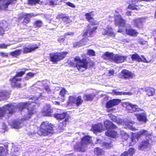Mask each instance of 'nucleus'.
<instances>
[{
	"label": "nucleus",
	"mask_w": 156,
	"mask_h": 156,
	"mask_svg": "<svg viewBox=\"0 0 156 156\" xmlns=\"http://www.w3.org/2000/svg\"><path fill=\"white\" fill-rule=\"evenodd\" d=\"M26 13H24V14H21L20 16H19L18 18V20L19 21H20L23 19L24 16L26 15Z\"/></svg>",
	"instance_id": "obj_54"
},
{
	"label": "nucleus",
	"mask_w": 156,
	"mask_h": 156,
	"mask_svg": "<svg viewBox=\"0 0 156 156\" xmlns=\"http://www.w3.org/2000/svg\"><path fill=\"white\" fill-rule=\"evenodd\" d=\"M123 122L125 125L126 126L127 128L132 130H136V127L134 126L133 124L135 122L130 120H128L126 121V120L123 121Z\"/></svg>",
	"instance_id": "obj_24"
},
{
	"label": "nucleus",
	"mask_w": 156,
	"mask_h": 156,
	"mask_svg": "<svg viewBox=\"0 0 156 156\" xmlns=\"http://www.w3.org/2000/svg\"><path fill=\"white\" fill-rule=\"evenodd\" d=\"M127 105H129L127 106V111L129 113L134 112H139L142 110L138 106L135 105H132L130 103H127Z\"/></svg>",
	"instance_id": "obj_15"
},
{
	"label": "nucleus",
	"mask_w": 156,
	"mask_h": 156,
	"mask_svg": "<svg viewBox=\"0 0 156 156\" xmlns=\"http://www.w3.org/2000/svg\"><path fill=\"white\" fill-rule=\"evenodd\" d=\"M103 147L107 149H109L112 147L113 145L112 144V142L110 141L108 142H103L101 143Z\"/></svg>",
	"instance_id": "obj_37"
},
{
	"label": "nucleus",
	"mask_w": 156,
	"mask_h": 156,
	"mask_svg": "<svg viewBox=\"0 0 156 156\" xmlns=\"http://www.w3.org/2000/svg\"><path fill=\"white\" fill-rule=\"evenodd\" d=\"M2 0H0V2L2 1ZM17 0H7V2L5 3L3 5L6 8H7L8 6L11 4L13 3V2L14 1H16Z\"/></svg>",
	"instance_id": "obj_47"
},
{
	"label": "nucleus",
	"mask_w": 156,
	"mask_h": 156,
	"mask_svg": "<svg viewBox=\"0 0 156 156\" xmlns=\"http://www.w3.org/2000/svg\"><path fill=\"white\" fill-rule=\"evenodd\" d=\"M9 46V45L8 44H5L4 43L0 44V48L1 49H6L8 46Z\"/></svg>",
	"instance_id": "obj_52"
},
{
	"label": "nucleus",
	"mask_w": 156,
	"mask_h": 156,
	"mask_svg": "<svg viewBox=\"0 0 156 156\" xmlns=\"http://www.w3.org/2000/svg\"><path fill=\"white\" fill-rule=\"evenodd\" d=\"M114 23L115 25L119 27H124L126 25V20L120 15H116L115 16Z\"/></svg>",
	"instance_id": "obj_10"
},
{
	"label": "nucleus",
	"mask_w": 156,
	"mask_h": 156,
	"mask_svg": "<svg viewBox=\"0 0 156 156\" xmlns=\"http://www.w3.org/2000/svg\"><path fill=\"white\" fill-rule=\"evenodd\" d=\"M136 117L137 119L139 121L146 122L147 121L146 115L143 113L136 114Z\"/></svg>",
	"instance_id": "obj_31"
},
{
	"label": "nucleus",
	"mask_w": 156,
	"mask_h": 156,
	"mask_svg": "<svg viewBox=\"0 0 156 156\" xmlns=\"http://www.w3.org/2000/svg\"><path fill=\"white\" fill-rule=\"evenodd\" d=\"M83 101L81 98H69L67 105H76V106H78L81 104Z\"/></svg>",
	"instance_id": "obj_16"
},
{
	"label": "nucleus",
	"mask_w": 156,
	"mask_h": 156,
	"mask_svg": "<svg viewBox=\"0 0 156 156\" xmlns=\"http://www.w3.org/2000/svg\"><path fill=\"white\" fill-rule=\"evenodd\" d=\"M141 57L142 58V59H141V62H147V61L146 58L144 56V55H141Z\"/></svg>",
	"instance_id": "obj_58"
},
{
	"label": "nucleus",
	"mask_w": 156,
	"mask_h": 156,
	"mask_svg": "<svg viewBox=\"0 0 156 156\" xmlns=\"http://www.w3.org/2000/svg\"><path fill=\"white\" fill-rule=\"evenodd\" d=\"M42 22L40 20H36L34 23V25L36 28L40 27L42 26Z\"/></svg>",
	"instance_id": "obj_43"
},
{
	"label": "nucleus",
	"mask_w": 156,
	"mask_h": 156,
	"mask_svg": "<svg viewBox=\"0 0 156 156\" xmlns=\"http://www.w3.org/2000/svg\"><path fill=\"white\" fill-rule=\"evenodd\" d=\"M112 29L111 27H107L104 29V31L102 33L103 35H108L112 37H115V34L112 31Z\"/></svg>",
	"instance_id": "obj_21"
},
{
	"label": "nucleus",
	"mask_w": 156,
	"mask_h": 156,
	"mask_svg": "<svg viewBox=\"0 0 156 156\" xmlns=\"http://www.w3.org/2000/svg\"><path fill=\"white\" fill-rule=\"evenodd\" d=\"M62 36H60L58 39V41L59 43L63 42L65 40V38L64 37H62Z\"/></svg>",
	"instance_id": "obj_53"
},
{
	"label": "nucleus",
	"mask_w": 156,
	"mask_h": 156,
	"mask_svg": "<svg viewBox=\"0 0 156 156\" xmlns=\"http://www.w3.org/2000/svg\"><path fill=\"white\" fill-rule=\"evenodd\" d=\"M5 114H6L4 109V107L2 108H0V117H3Z\"/></svg>",
	"instance_id": "obj_50"
},
{
	"label": "nucleus",
	"mask_w": 156,
	"mask_h": 156,
	"mask_svg": "<svg viewBox=\"0 0 156 156\" xmlns=\"http://www.w3.org/2000/svg\"><path fill=\"white\" fill-rule=\"evenodd\" d=\"M8 28V24L7 22L5 20L0 21V36H3L5 34V31Z\"/></svg>",
	"instance_id": "obj_14"
},
{
	"label": "nucleus",
	"mask_w": 156,
	"mask_h": 156,
	"mask_svg": "<svg viewBox=\"0 0 156 156\" xmlns=\"http://www.w3.org/2000/svg\"><path fill=\"white\" fill-rule=\"evenodd\" d=\"M146 140H144L138 146V149L141 150H143L147 148L150 145L148 140L146 138Z\"/></svg>",
	"instance_id": "obj_18"
},
{
	"label": "nucleus",
	"mask_w": 156,
	"mask_h": 156,
	"mask_svg": "<svg viewBox=\"0 0 156 156\" xmlns=\"http://www.w3.org/2000/svg\"><path fill=\"white\" fill-rule=\"evenodd\" d=\"M137 135V137L140 138L143 136L147 137L151 135V133L148 131L147 130L143 129L140 130Z\"/></svg>",
	"instance_id": "obj_25"
},
{
	"label": "nucleus",
	"mask_w": 156,
	"mask_h": 156,
	"mask_svg": "<svg viewBox=\"0 0 156 156\" xmlns=\"http://www.w3.org/2000/svg\"><path fill=\"white\" fill-rule=\"evenodd\" d=\"M121 102L119 99H114L108 101L106 104V107L108 108H110L114 106L118 105Z\"/></svg>",
	"instance_id": "obj_19"
},
{
	"label": "nucleus",
	"mask_w": 156,
	"mask_h": 156,
	"mask_svg": "<svg viewBox=\"0 0 156 156\" xmlns=\"http://www.w3.org/2000/svg\"><path fill=\"white\" fill-rule=\"evenodd\" d=\"M7 151L4 147H0V156H4L6 155Z\"/></svg>",
	"instance_id": "obj_45"
},
{
	"label": "nucleus",
	"mask_w": 156,
	"mask_h": 156,
	"mask_svg": "<svg viewBox=\"0 0 156 156\" xmlns=\"http://www.w3.org/2000/svg\"><path fill=\"white\" fill-rule=\"evenodd\" d=\"M108 73L109 74V76L113 75L114 74L115 71L114 69L110 70L108 71Z\"/></svg>",
	"instance_id": "obj_59"
},
{
	"label": "nucleus",
	"mask_w": 156,
	"mask_h": 156,
	"mask_svg": "<svg viewBox=\"0 0 156 156\" xmlns=\"http://www.w3.org/2000/svg\"><path fill=\"white\" fill-rule=\"evenodd\" d=\"M22 50L20 49H16L9 53V55L12 57L18 58L21 54Z\"/></svg>",
	"instance_id": "obj_32"
},
{
	"label": "nucleus",
	"mask_w": 156,
	"mask_h": 156,
	"mask_svg": "<svg viewBox=\"0 0 156 156\" xmlns=\"http://www.w3.org/2000/svg\"><path fill=\"white\" fill-rule=\"evenodd\" d=\"M134 25L137 28H140L143 26V20L141 18H137L133 20Z\"/></svg>",
	"instance_id": "obj_29"
},
{
	"label": "nucleus",
	"mask_w": 156,
	"mask_h": 156,
	"mask_svg": "<svg viewBox=\"0 0 156 156\" xmlns=\"http://www.w3.org/2000/svg\"><path fill=\"white\" fill-rule=\"evenodd\" d=\"M152 35L153 36L156 37V29L154 30L152 32Z\"/></svg>",
	"instance_id": "obj_64"
},
{
	"label": "nucleus",
	"mask_w": 156,
	"mask_h": 156,
	"mask_svg": "<svg viewBox=\"0 0 156 156\" xmlns=\"http://www.w3.org/2000/svg\"><path fill=\"white\" fill-rule=\"evenodd\" d=\"M25 73V70L18 72L15 75L9 80L11 86L14 88H21L22 84L20 83L21 78L19 77H22Z\"/></svg>",
	"instance_id": "obj_3"
},
{
	"label": "nucleus",
	"mask_w": 156,
	"mask_h": 156,
	"mask_svg": "<svg viewBox=\"0 0 156 156\" xmlns=\"http://www.w3.org/2000/svg\"><path fill=\"white\" fill-rule=\"evenodd\" d=\"M74 35V32H68L65 33L64 37H66L68 35Z\"/></svg>",
	"instance_id": "obj_55"
},
{
	"label": "nucleus",
	"mask_w": 156,
	"mask_h": 156,
	"mask_svg": "<svg viewBox=\"0 0 156 156\" xmlns=\"http://www.w3.org/2000/svg\"><path fill=\"white\" fill-rule=\"evenodd\" d=\"M38 48L37 44L33 45L32 46L28 45L27 46H24L23 48V53L24 54L30 53Z\"/></svg>",
	"instance_id": "obj_13"
},
{
	"label": "nucleus",
	"mask_w": 156,
	"mask_h": 156,
	"mask_svg": "<svg viewBox=\"0 0 156 156\" xmlns=\"http://www.w3.org/2000/svg\"><path fill=\"white\" fill-rule=\"evenodd\" d=\"M93 12V11H92L90 12L86 13L85 14L86 19L90 24H88L87 26V28L83 31L82 35L83 37H86L89 34V37H93V34L96 32V30L98 29V27L97 26L94 27L92 28L90 26V25L95 26L98 24V22L96 21L93 17L94 16V15L92 14Z\"/></svg>",
	"instance_id": "obj_2"
},
{
	"label": "nucleus",
	"mask_w": 156,
	"mask_h": 156,
	"mask_svg": "<svg viewBox=\"0 0 156 156\" xmlns=\"http://www.w3.org/2000/svg\"><path fill=\"white\" fill-rule=\"evenodd\" d=\"M125 56L118 55V54L114 55L112 61L117 63H120L123 62L126 59Z\"/></svg>",
	"instance_id": "obj_23"
},
{
	"label": "nucleus",
	"mask_w": 156,
	"mask_h": 156,
	"mask_svg": "<svg viewBox=\"0 0 156 156\" xmlns=\"http://www.w3.org/2000/svg\"><path fill=\"white\" fill-rule=\"evenodd\" d=\"M46 5H48L50 6H54L58 5V4H57L55 2V1L54 0H47V2L45 4Z\"/></svg>",
	"instance_id": "obj_38"
},
{
	"label": "nucleus",
	"mask_w": 156,
	"mask_h": 156,
	"mask_svg": "<svg viewBox=\"0 0 156 156\" xmlns=\"http://www.w3.org/2000/svg\"><path fill=\"white\" fill-rule=\"evenodd\" d=\"M67 5L68 6H69L71 7H75L74 5L71 2H68L67 3Z\"/></svg>",
	"instance_id": "obj_61"
},
{
	"label": "nucleus",
	"mask_w": 156,
	"mask_h": 156,
	"mask_svg": "<svg viewBox=\"0 0 156 156\" xmlns=\"http://www.w3.org/2000/svg\"><path fill=\"white\" fill-rule=\"evenodd\" d=\"M52 126L53 125L48 121L43 122L38 131V134L40 136H46L50 133H53L54 131Z\"/></svg>",
	"instance_id": "obj_5"
},
{
	"label": "nucleus",
	"mask_w": 156,
	"mask_h": 156,
	"mask_svg": "<svg viewBox=\"0 0 156 156\" xmlns=\"http://www.w3.org/2000/svg\"><path fill=\"white\" fill-rule=\"evenodd\" d=\"M0 56L2 58H8L9 57L8 53H5L3 52H0Z\"/></svg>",
	"instance_id": "obj_51"
},
{
	"label": "nucleus",
	"mask_w": 156,
	"mask_h": 156,
	"mask_svg": "<svg viewBox=\"0 0 156 156\" xmlns=\"http://www.w3.org/2000/svg\"><path fill=\"white\" fill-rule=\"evenodd\" d=\"M27 109L28 114L25 116V120L29 119L30 118L31 115L36 112V109L35 107H29Z\"/></svg>",
	"instance_id": "obj_30"
},
{
	"label": "nucleus",
	"mask_w": 156,
	"mask_h": 156,
	"mask_svg": "<svg viewBox=\"0 0 156 156\" xmlns=\"http://www.w3.org/2000/svg\"><path fill=\"white\" fill-rule=\"evenodd\" d=\"M23 121V119L9 120V124L12 127L18 129L22 127Z\"/></svg>",
	"instance_id": "obj_11"
},
{
	"label": "nucleus",
	"mask_w": 156,
	"mask_h": 156,
	"mask_svg": "<svg viewBox=\"0 0 156 156\" xmlns=\"http://www.w3.org/2000/svg\"><path fill=\"white\" fill-rule=\"evenodd\" d=\"M130 56L133 61L136 60L139 62H141V58L137 53L130 55Z\"/></svg>",
	"instance_id": "obj_35"
},
{
	"label": "nucleus",
	"mask_w": 156,
	"mask_h": 156,
	"mask_svg": "<svg viewBox=\"0 0 156 156\" xmlns=\"http://www.w3.org/2000/svg\"><path fill=\"white\" fill-rule=\"evenodd\" d=\"M91 141V137L88 136H85L82 139L80 142L77 143L74 148L78 151L84 152L86 149L87 144L90 143Z\"/></svg>",
	"instance_id": "obj_4"
},
{
	"label": "nucleus",
	"mask_w": 156,
	"mask_h": 156,
	"mask_svg": "<svg viewBox=\"0 0 156 156\" xmlns=\"http://www.w3.org/2000/svg\"><path fill=\"white\" fill-rule=\"evenodd\" d=\"M111 119L113 121L116 122L117 123L119 124H121L122 122V120L121 119L120 120H118L116 118L115 116H112V117H111Z\"/></svg>",
	"instance_id": "obj_49"
},
{
	"label": "nucleus",
	"mask_w": 156,
	"mask_h": 156,
	"mask_svg": "<svg viewBox=\"0 0 156 156\" xmlns=\"http://www.w3.org/2000/svg\"><path fill=\"white\" fill-rule=\"evenodd\" d=\"M136 7H137L136 5L129 4L128 6V8L132 10H136L137 9Z\"/></svg>",
	"instance_id": "obj_48"
},
{
	"label": "nucleus",
	"mask_w": 156,
	"mask_h": 156,
	"mask_svg": "<svg viewBox=\"0 0 156 156\" xmlns=\"http://www.w3.org/2000/svg\"><path fill=\"white\" fill-rule=\"evenodd\" d=\"M52 110L51 109H45L43 112L42 114L43 116H51V115Z\"/></svg>",
	"instance_id": "obj_36"
},
{
	"label": "nucleus",
	"mask_w": 156,
	"mask_h": 156,
	"mask_svg": "<svg viewBox=\"0 0 156 156\" xmlns=\"http://www.w3.org/2000/svg\"><path fill=\"white\" fill-rule=\"evenodd\" d=\"M55 117L60 120H62V121H65L66 122H69V117L66 113L55 114Z\"/></svg>",
	"instance_id": "obj_12"
},
{
	"label": "nucleus",
	"mask_w": 156,
	"mask_h": 156,
	"mask_svg": "<svg viewBox=\"0 0 156 156\" xmlns=\"http://www.w3.org/2000/svg\"><path fill=\"white\" fill-rule=\"evenodd\" d=\"M104 124L107 129L108 130L105 132V135L112 137H115L117 134L116 132L113 130L112 129H115L117 128L116 126L111 121L106 120L104 122Z\"/></svg>",
	"instance_id": "obj_8"
},
{
	"label": "nucleus",
	"mask_w": 156,
	"mask_h": 156,
	"mask_svg": "<svg viewBox=\"0 0 156 156\" xmlns=\"http://www.w3.org/2000/svg\"><path fill=\"white\" fill-rule=\"evenodd\" d=\"M133 76L131 72L126 69H123L122 70L119 75V77L125 79H129L132 78Z\"/></svg>",
	"instance_id": "obj_9"
},
{
	"label": "nucleus",
	"mask_w": 156,
	"mask_h": 156,
	"mask_svg": "<svg viewBox=\"0 0 156 156\" xmlns=\"http://www.w3.org/2000/svg\"><path fill=\"white\" fill-rule=\"evenodd\" d=\"M140 44L142 45H145L147 43V41L142 39H140L139 42Z\"/></svg>",
	"instance_id": "obj_56"
},
{
	"label": "nucleus",
	"mask_w": 156,
	"mask_h": 156,
	"mask_svg": "<svg viewBox=\"0 0 156 156\" xmlns=\"http://www.w3.org/2000/svg\"><path fill=\"white\" fill-rule=\"evenodd\" d=\"M94 153L97 155H101L103 154V151L102 149L99 147H96L94 149Z\"/></svg>",
	"instance_id": "obj_39"
},
{
	"label": "nucleus",
	"mask_w": 156,
	"mask_h": 156,
	"mask_svg": "<svg viewBox=\"0 0 156 156\" xmlns=\"http://www.w3.org/2000/svg\"><path fill=\"white\" fill-rule=\"evenodd\" d=\"M115 94L116 95H122V92H119V91H115L114 92Z\"/></svg>",
	"instance_id": "obj_63"
},
{
	"label": "nucleus",
	"mask_w": 156,
	"mask_h": 156,
	"mask_svg": "<svg viewBox=\"0 0 156 156\" xmlns=\"http://www.w3.org/2000/svg\"><path fill=\"white\" fill-rule=\"evenodd\" d=\"M34 74L32 72H29L27 73V75L30 77V78L33 77L34 76Z\"/></svg>",
	"instance_id": "obj_57"
},
{
	"label": "nucleus",
	"mask_w": 156,
	"mask_h": 156,
	"mask_svg": "<svg viewBox=\"0 0 156 156\" xmlns=\"http://www.w3.org/2000/svg\"><path fill=\"white\" fill-rule=\"evenodd\" d=\"M67 93V91L65 88H62L59 92V94L61 97L64 98L65 97Z\"/></svg>",
	"instance_id": "obj_41"
},
{
	"label": "nucleus",
	"mask_w": 156,
	"mask_h": 156,
	"mask_svg": "<svg viewBox=\"0 0 156 156\" xmlns=\"http://www.w3.org/2000/svg\"><path fill=\"white\" fill-rule=\"evenodd\" d=\"M126 34L131 37H136L138 34V32L135 29L132 28L125 29Z\"/></svg>",
	"instance_id": "obj_20"
},
{
	"label": "nucleus",
	"mask_w": 156,
	"mask_h": 156,
	"mask_svg": "<svg viewBox=\"0 0 156 156\" xmlns=\"http://www.w3.org/2000/svg\"><path fill=\"white\" fill-rule=\"evenodd\" d=\"M114 56V55L113 53L106 51L103 55L102 57L104 59H108L111 62H112L113 60Z\"/></svg>",
	"instance_id": "obj_22"
},
{
	"label": "nucleus",
	"mask_w": 156,
	"mask_h": 156,
	"mask_svg": "<svg viewBox=\"0 0 156 156\" xmlns=\"http://www.w3.org/2000/svg\"><path fill=\"white\" fill-rule=\"evenodd\" d=\"M34 16V15L33 14L26 13V15L23 19V21L21 23L23 25L26 26V24L30 22L29 17Z\"/></svg>",
	"instance_id": "obj_27"
},
{
	"label": "nucleus",
	"mask_w": 156,
	"mask_h": 156,
	"mask_svg": "<svg viewBox=\"0 0 156 156\" xmlns=\"http://www.w3.org/2000/svg\"><path fill=\"white\" fill-rule=\"evenodd\" d=\"M44 89L46 91H47L48 92H49L51 91V90L50 89V88L48 86H47L44 87Z\"/></svg>",
	"instance_id": "obj_62"
},
{
	"label": "nucleus",
	"mask_w": 156,
	"mask_h": 156,
	"mask_svg": "<svg viewBox=\"0 0 156 156\" xmlns=\"http://www.w3.org/2000/svg\"><path fill=\"white\" fill-rule=\"evenodd\" d=\"M74 61L70 62L69 63L70 66L76 68L79 71L81 72L86 70L88 67V65L90 68H92L95 66V63L94 61H88L86 58H83L81 59L79 56H76L74 58Z\"/></svg>",
	"instance_id": "obj_1"
},
{
	"label": "nucleus",
	"mask_w": 156,
	"mask_h": 156,
	"mask_svg": "<svg viewBox=\"0 0 156 156\" xmlns=\"http://www.w3.org/2000/svg\"><path fill=\"white\" fill-rule=\"evenodd\" d=\"M134 152V149L133 148H130L129 149L128 152L125 151L121 154V156H133Z\"/></svg>",
	"instance_id": "obj_34"
},
{
	"label": "nucleus",
	"mask_w": 156,
	"mask_h": 156,
	"mask_svg": "<svg viewBox=\"0 0 156 156\" xmlns=\"http://www.w3.org/2000/svg\"><path fill=\"white\" fill-rule=\"evenodd\" d=\"M68 53V52L66 51L51 53L49 54V61L54 63H56L65 58Z\"/></svg>",
	"instance_id": "obj_7"
},
{
	"label": "nucleus",
	"mask_w": 156,
	"mask_h": 156,
	"mask_svg": "<svg viewBox=\"0 0 156 156\" xmlns=\"http://www.w3.org/2000/svg\"><path fill=\"white\" fill-rule=\"evenodd\" d=\"M87 55L90 56H94L95 55V52L92 49H88L87 52Z\"/></svg>",
	"instance_id": "obj_46"
},
{
	"label": "nucleus",
	"mask_w": 156,
	"mask_h": 156,
	"mask_svg": "<svg viewBox=\"0 0 156 156\" xmlns=\"http://www.w3.org/2000/svg\"><path fill=\"white\" fill-rule=\"evenodd\" d=\"M58 17L59 19H61L62 21L66 24L72 22V20L70 19V17L66 16L65 14L62 13L59 14L58 16Z\"/></svg>",
	"instance_id": "obj_17"
},
{
	"label": "nucleus",
	"mask_w": 156,
	"mask_h": 156,
	"mask_svg": "<svg viewBox=\"0 0 156 156\" xmlns=\"http://www.w3.org/2000/svg\"><path fill=\"white\" fill-rule=\"evenodd\" d=\"M122 94L123 95H131L132 94V93L130 92H124L122 93Z\"/></svg>",
	"instance_id": "obj_60"
},
{
	"label": "nucleus",
	"mask_w": 156,
	"mask_h": 156,
	"mask_svg": "<svg viewBox=\"0 0 156 156\" xmlns=\"http://www.w3.org/2000/svg\"><path fill=\"white\" fill-rule=\"evenodd\" d=\"M24 108L23 105L21 104L17 105L16 103H13L5 105L4 106V109L6 114L12 115L18 110L21 111Z\"/></svg>",
	"instance_id": "obj_6"
},
{
	"label": "nucleus",
	"mask_w": 156,
	"mask_h": 156,
	"mask_svg": "<svg viewBox=\"0 0 156 156\" xmlns=\"http://www.w3.org/2000/svg\"><path fill=\"white\" fill-rule=\"evenodd\" d=\"M27 4L31 6L35 5L37 4L41 5L43 2L41 1L40 0H27Z\"/></svg>",
	"instance_id": "obj_33"
},
{
	"label": "nucleus",
	"mask_w": 156,
	"mask_h": 156,
	"mask_svg": "<svg viewBox=\"0 0 156 156\" xmlns=\"http://www.w3.org/2000/svg\"><path fill=\"white\" fill-rule=\"evenodd\" d=\"M139 138L137 137V135L136 134H134L131 139L132 141L131 143V145H132L133 144H135L138 141Z\"/></svg>",
	"instance_id": "obj_42"
},
{
	"label": "nucleus",
	"mask_w": 156,
	"mask_h": 156,
	"mask_svg": "<svg viewBox=\"0 0 156 156\" xmlns=\"http://www.w3.org/2000/svg\"><path fill=\"white\" fill-rule=\"evenodd\" d=\"M10 93L9 92L6 91H3L0 92V96L7 98L9 96Z\"/></svg>",
	"instance_id": "obj_40"
},
{
	"label": "nucleus",
	"mask_w": 156,
	"mask_h": 156,
	"mask_svg": "<svg viewBox=\"0 0 156 156\" xmlns=\"http://www.w3.org/2000/svg\"><path fill=\"white\" fill-rule=\"evenodd\" d=\"M69 122H66L65 121H62L60 122L58 126V128L62 129H64L66 125Z\"/></svg>",
	"instance_id": "obj_44"
},
{
	"label": "nucleus",
	"mask_w": 156,
	"mask_h": 156,
	"mask_svg": "<svg viewBox=\"0 0 156 156\" xmlns=\"http://www.w3.org/2000/svg\"><path fill=\"white\" fill-rule=\"evenodd\" d=\"M103 125L101 123L98 124L94 125L92 127V129L94 133L97 132H101L103 129Z\"/></svg>",
	"instance_id": "obj_28"
},
{
	"label": "nucleus",
	"mask_w": 156,
	"mask_h": 156,
	"mask_svg": "<svg viewBox=\"0 0 156 156\" xmlns=\"http://www.w3.org/2000/svg\"><path fill=\"white\" fill-rule=\"evenodd\" d=\"M144 89L147 94L149 97L152 96L155 94V89L154 87L149 86L145 87Z\"/></svg>",
	"instance_id": "obj_26"
}]
</instances>
